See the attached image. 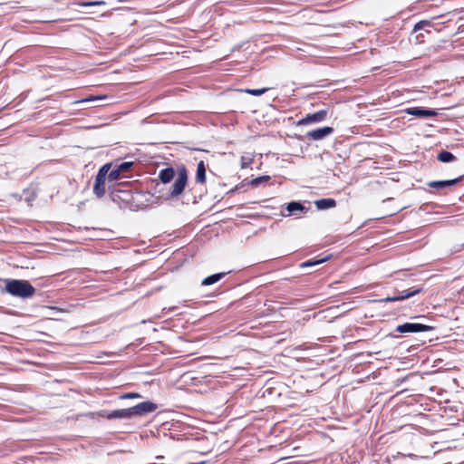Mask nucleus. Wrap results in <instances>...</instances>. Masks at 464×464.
<instances>
[{
    "instance_id": "obj_18",
    "label": "nucleus",
    "mask_w": 464,
    "mask_h": 464,
    "mask_svg": "<svg viewBox=\"0 0 464 464\" xmlns=\"http://www.w3.org/2000/svg\"><path fill=\"white\" fill-rule=\"evenodd\" d=\"M196 182L204 184L206 182V165L203 160H200L197 166Z\"/></svg>"
},
{
    "instance_id": "obj_8",
    "label": "nucleus",
    "mask_w": 464,
    "mask_h": 464,
    "mask_svg": "<svg viewBox=\"0 0 464 464\" xmlns=\"http://www.w3.org/2000/svg\"><path fill=\"white\" fill-rule=\"evenodd\" d=\"M434 330V326L421 323H404L402 324L397 325L395 328V332L401 334H416L422 332H432Z\"/></svg>"
},
{
    "instance_id": "obj_13",
    "label": "nucleus",
    "mask_w": 464,
    "mask_h": 464,
    "mask_svg": "<svg viewBox=\"0 0 464 464\" xmlns=\"http://www.w3.org/2000/svg\"><path fill=\"white\" fill-rule=\"evenodd\" d=\"M334 131L333 127L324 126L322 128H317L315 130H310L306 133V138L314 140H321L325 137L333 134Z\"/></svg>"
},
{
    "instance_id": "obj_5",
    "label": "nucleus",
    "mask_w": 464,
    "mask_h": 464,
    "mask_svg": "<svg viewBox=\"0 0 464 464\" xmlns=\"http://www.w3.org/2000/svg\"><path fill=\"white\" fill-rule=\"evenodd\" d=\"M423 291H424V289L422 287H418V286H412L411 288H408V289L402 290V291L396 290L394 293V295L387 296L385 298L376 300L375 302H377V303H392V302L403 301V300L411 298L416 295H419V294L422 293Z\"/></svg>"
},
{
    "instance_id": "obj_29",
    "label": "nucleus",
    "mask_w": 464,
    "mask_h": 464,
    "mask_svg": "<svg viewBox=\"0 0 464 464\" xmlns=\"http://www.w3.org/2000/svg\"><path fill=\"white\" fill-rule=\"evenodd\" d=\"M415 318H424V316L418 315Z\"/></svg>"
},
{
    "instance_id": "obj_17",
    "label": "nucleus",
    "mask_w": 464,
    "mask_h": 464,
    "mask_svg": "<svg viewBox=\"0 0 464 464\" xmlns=\"http://www.w3.org/2000/svg\"><path fill=\"white\" fill-rule=\"evenodd\" d=\"M317 209L319 210H325L329 208H333L336 206V201L334 198H321L314 202Z\"/></svg>"
},
{
    "instance_id": "obj_12",
    "label": "nucleus",
    "mask_w": 464,
    "mask_h": 464,
    "mask_svg": "<svg viewBox=\"0 0 464 464\" xmlns=\"http://www.w3.org/2000/svg\"><path fill=\"white\" fill-rule=\"evenodd\" d=\"M328 110H320L314 113H309L298 121V125H307L324 121L328 116Z\"/></svg>"
},
{
    "instance_id": "obj_24",
    "label": "nucleus",
    "mask_w": 464,
    "mask_h": 464,
    "mask_svg": "<svg viewBox=\"0 0 464 464\" xmlns=\"http://www.w3.org/2000/svg\"><path fill=\"white\" fill-rule=\"evenodd\" d=\"M269 90H270L269 88L246 89L244 92L246 93H248L253 96H260V95L266 93V92H268Z\"/></svg>"
},
{
    "instance_id": "obj_4",
    "label": "nucleus",
    "mask_w": 464,
    "mask_h": 464,
    "mask_svg": "<svg viewBox=\"0 0 464 464\" xmlns=\"http://www.w3.org/2000/svg\"><path fill=\"white\" fill-rule=\"evenodd\" d=\"M133 165V161H123L115 164L114 168L108 172V185L118 183L121 179L127 178L126 173L131 170Z\"/></svg>"
},
{
    "instance_id": "obj_10",
    "label": "nucleus",
    "mask_w": 464,
    "mask_h": 464,
    "mask_svg": "<svg viewBox=\"0 0 464 464\" xmlns=\"http://www.w3.org/2000/svg\"><path fill=\"white\" fill-rule=\"evenodd\" d=\"M130 410L129 408L126 409H120V410H114V411H106L102 410L96 412H90L89 415L91 416H98L102 418H105L107 420H130Z\"/></svg>"
},
{
    "instance_id": "obj_2",
    "label": "nucleus",
    "mask_w": 464,
    "mask_h": 464,
    "mask_svg": "<svg viewBox=\"0 0 464 464\" xmlns=\"http://www.w3.org/2000/svg\"><path fill=\"white\" fill-rule=\"evenodd\" d=\"M5 290L13 296L23 299L32 297L35 288L26 280L12 279L6 282Z\"/></svg>"
},
{
    "instance_id": "obj_11",
    "label": "nucleus",
    "mask_w": 464,
    "mask_h": 464,
    "mask_svg": "<svg viewBox=\"0 0 464 464\" xmlns=\"http://www.w3.org/2000/svg\"><path fill=\"white\" fill-rule=\"evenodd\" d=\"M404 111L408 115H411L420 119H427L436 117L438 115V111L436 110L425 107H409L406 108Z\"/></svg>"
},
{
    "instance_id": "obj_6",
    "label": "nucleus",
    "mask_w": 464,
    "mask_h": 464,
    "mask_svg": "<svg viewBox=\"0 0 464 464\" xmlns=\"http://www.w3.org/2000/svg\"><path fill=\"white\" fill-rule=\"evenodd\" d=\"M151 195L149 192L139 190L135 185L129 209H143L149 206Z\"/></svg>"
},
{
    "instance_id": "obj_21",
    "label": "nucleus",
    "mask_w": 464,
    "mask_h": 464,
    "mask_svg": "<svg viewBox=\"0 0 464 464\" xmlns=\"http://www.w3.org/2000/svg\"><path fill=\"white\" fill-rule=\"evenodd\" d=\"M437 159L443 163H450L456 160V157L448 150H441L439 152Z\"/></svg>"
},
{
    "instance_id": "obj_27",
    "label": "nucleus",
    "mask_w": 464,
    "mask_h": 464,
    "mask_svg": "<svg viewBox=\"0 0 464 464\" xmlns=\"http://www.w3.org/2000/svg\"><path fill=\"white\" fill-rule=\"evenodd\" d=\"M106 96H89L88 98L86 99H83L82 101H79L78 102H92V101H100V100H103L105 99Z\"/></svg>"
},
{
    "instance_id": "obj_20",
    "label": "nucleus",
    "mask_w": 464,
    "mask_h": 464,
    "mask_svg": "<svg viewBox=\"0 0 464 464\" xmlns=\"http://www.w3.org/2000/svg\"><path fill=\"white\" fill-rule=\"evenodd\" d=\"M331 257V255H328L323 258H317V259H309L300 264V267L305 268V267H312L317 265H321L327 260H329Z\"/></svg>"
},
{
    "instance_id": "obj_22",
    "label": "nucleus",
    "mask_w": 464,
    "mask_h": 464,
    "mask_svg": "<svg viewBox=\"0 0 464 464\" xmlns=\"http://www.w3.org/2000/svg\"><path fill=\"white\" fill-rule=\"evenodd\" d=\"M431 26V22L428 20H421L418 22L413 28L412 33H416L420 30H424L426 27Z\"/></svg>"
},
{
    "instance_id": "obj_26",
    "label": "nucleus",
    "mask_w": 464,
    "mask_h": 464,
    "mask_svg": "<svg viewBox=\"0 0 464 464\" xmlns=\"http://www.w3.org/2000/svg\"><path fill=\"white\" fill-rule=\"evenodd\" d=\"M141 398V395L138 392H126L119 396V399L121 400H127V399H139Z\"/></svg>"
},
{
    "instance_id": "obj_19",
    "label": "nucleus",
    "mask_w": 464,
    "mask_h": 464,
    "mask_svg": "<svg viewBox=\"0 0 464 464\" xmlns=\"http://www.w3.org/2000/svg\"><path fill=\"white\" fill-rule=\"evenodd\" d=\"M227 274V272H221V273H217V274L208 276L202 280L201 285H211L218 282L219 280H221Z\"/></svg>"
},
{
    "instance_id": "obj_3",
    "label": "nucleus",
    "mask_w": 464,
    "mask_h": 464,
    "mask_svg": "<svg viewBox=\"0 0 464 464\" xmlns=\"http://www.w3.org/2000/svg\"><path fill=\"white\" fill-rule=\"evenodd\" d=\"M111 167V163L102 165L95 176L92 191L97 198H102L106 194V180L108 181V172Z\"/></svg>"
},
{
    "instance_id": "obj_1",
    "label": "nucleus",
    "mask_w": 464,
    "mask_h": 464,
    "mask_svg": "<svg viewBox=\"0 0 464 464\" xmlns=\"http://www.w3.org/2000/svg\"><path fill=\"white\" fill-rule=\"evenodd\" d=\"M135 184L130 181L118 182L108 185L110 198L121 208H129Z\"/></svg>"
},
{
    "instance_id": "obj_7",
    "label": "nucleus",
    "mask_w": 464,
    "mask_h": 464,
    "mask_svg": "<svg viewBox=\"0 0 464 464\" xmlns=\"http://www.w3.org/2000/svg\"><path fill=\"white\" fill-rule=\"evenodd\" d=\"M188 181V172L185 167H181L178 171V177L175 179L173 185L171 186L168 198H177L179 196L185 189L186 184Z\"/></svg>"
},
{
    "instance_id": "obj_14",
    "label": "nucleus",
    "mask_w": 464,
    "mask_h": 464,
    "mask_svg": "<svg viewBox=\"0 0 464 464\" xmlns=\"http://www.w3.org/2000/svg\"><path fill=\"white\" fill-rule=\"evenodd\" d=\"M462 178L463 176H459V178L452 179L429 181L427 183V186L437 190H442L447 188L457 185L459 182L461 181Z\"/></svg>"
},
{
    "instance_id": "obj_28",
    "label": "nucleus",
    "mask_w": 464,
    "mask_h": 464,
    "mask_svg": "<svg viewBox=\"0 0 464 464\" xmlns=\"http://www.w3.org/2000/svg\"><path fill=\"white\" fill-rule=\"evenodd\" d=\"M252 160L249 158L242 157L241 158V168H247L251 164Z\"/></svg>"
},
{
    "instance_id": "obj_15",
    "label": "nucleus",
    "mask_w": 464,
    "mask_h": 464,
    "mask_svg": "<svg viewBox=\"0 0 464 464\" xmlns=\"http://www.w3.org/2000/svg\"><path fill=\"white\" fill-rule=\"evenodd\" d=\"M285 209L287 210V214H282L284 217H288L291 215L300 216L302 213H305L308 211V208L300 201H291L286 204Z\"/></svg>"
},
{
    "instance_id": "obj_16",
    "label": "nucleus",
    "mask_w": 464,
    "mask_h": 464,
    "mask_svg": "<svg viewBox=\"0 0 464 464\" xmlns=\"http://www.w3.org/2000/svg\"><path fill=\"white\" fill-rule=\"evenodd\" d=\"M175 177V170L172 167L162 169L159 173V179L163 184L169 183Z\"/></svg>"
},
{
    "instance_id": "obj_9",
    "label": "nucleus",
    "mask_w": 464,
    "mask_h": 464,
    "mask_svg": "<svg viewBox=\"0 0 464 464\" xmlns=\"http://www.w3.org/2000/svg\"><path fill=\"white\" fill-rule=\"evenodd\" d=\"M158 409V405L150 401H142L134 406L129 407L130 419L143 417L152 413Z\"/></svg>"
},
{
    "instance_id": "obj_23",
    "label": "nucleus",
    "mask_w": 464,
    "mask_h": 464,
    "mask_svg": "<svg viewBox=\"0 0 464 464\" xmlns=\"http://www.w3.org/2000/svg\"><path fill=\"white\" fill-rule=\"evenodd\" d=\"M269 179H270V176L263 175V176H259V177H257L256 179H253L250 181V184L253 187H258L260 184H262L264 182H267Z\"/></svg>"
},
{
    "instance_id": "obj_25",
    "label": "nucleus",
    "mask_w": 464,
    "mask_h": 464,
    "mask_svg": "<svg viewBox=\"0 0 464 464\" xmlns=\"http://www.w3.org/2000/svg\"><path fill=\"white\" fill-rule=\"evenodd\" d=\"M103 4L102 1H82L79 2L77 5L82 7H92L96 6Z\"/></svg>"
}]
</instances>
